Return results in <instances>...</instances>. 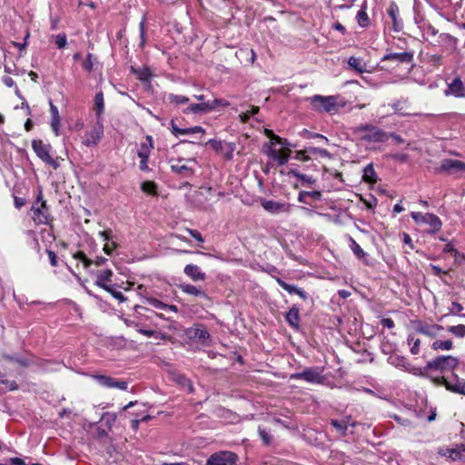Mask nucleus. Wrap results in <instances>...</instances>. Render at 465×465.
<instances>
[{
  "mask_svg": "<svg viewBox=\"0 0 465 465\" xmlns=\"http://www.w3.org/2000/svg\"><path fill=\"white\" fill-rule=\"evenodd\" d=\"M186 231L189 232V234L194 238L198 242H204V239L203 237L202 236V234L196 231V230H193V229H190V228H186Z\"/></svg>",
  "mask_w": 465,
  "mask_h": 465,
  "instance_id": "13d9d810",
  "label": "nucleus"
},
{
  "mask_svg": "<svg viewBox=\"0 0 465 465\" xmlns=\"http://www.w3.org/2000/svg\"><path fill=\"white\" fill-rule=\"evenodd\" d=\"M446 95H453L458 98H465V85L460 77L454 78L448 84Z\"/></svg>",
  "mask_w": 465,
  "mask_h": 465,
  "instance_id": "6ab92c4d",
  "label": "nucleus"
},
{
  "mask_svg": "<svg viewBox=\"0 0 465 465\" xmlns=\"http://www.w3.org/2000/svg\"><path fill=\"white\" fill-rule=\"evenodd\" d=\"M50 113H51V128L56 136L59 135L60 129V115L58 108L53 104L52 101L49 103Z\"/></svg>",
  "mask_w": 465,
  "mask_h": 465,
  "instance_id": "cd10ccee",
  "label": "nucleus"
},
{
  "mask_svg": "<svg viewBox=\"0 0 465 465\" xmlns=\"http://www.w3.org/2000/svg\"><path fill=\"white\" fill-rule=\"evenodd\" d=\"M431 381L436 385L445 386L451 392L465 395V380L460 378L454 371L448 375L431 377Z\"/></svg>",
  "mask_w": 465,
  "mask_h": 465,
  "instance_id": "20e7f679",
  "label": "nucleus"
},
{
  "mask_svg": "<svg viewBox=\"0 0 465 465\" xmlns=\"http://www.w3.org/2000/svg\"><path fill=\"white\" fill-rule=\"evenodd\" d=\"M214 151L216 152H220L223 150V143L221 141H216V140H213V139H211L208 141V143Z\"/></svg>",
  "mask_w": 465,
  "mask_h": 465,
  "instance_id": "680f3d73",
  "label": "nucleus"
},
{
  "mask_svg": "<svg viewBox=\"0 0 465 465\" xmlns=\"http://www.w3.org/2000/svg\"><path fill=\"white\" fill-rule=\"evenodd\" d=\"M211 106L208 105L207 102H203L200 104H191L187 108L183 110V114H202L210 112Z\"/></svg>",
  "mask_w": 465,
  "mask_h": 465,
  "instance_id": "c85d7f7f",
  "label": "nucleus"
},
{
  "mask_svg": "<svg viewBox=\"0 0 465 465\" xmlns=\"http://www.w3.org/2000/svg\"><path fill=\"white\" fill-rule=\"evenodd\" d=\"M99 236L105 242L103 251L107 255H112L114 251L119 248L117 237L114 234L111 229L99 232Z\"/></svg>",
  "mask_w": 465,
  "mask_h": 465,
  "instance_id": "f8f14e48",
  "label": "nucleus"
},
{
  "mask_svg": "<svg viewBox=\"0 0 465 465\" xmlns=\"http://www.w3.org/2000/svg\"><path fill=\"white\" fill-rule=\"evenodd\" d=\"M447 331L459 338L465 337V325L463 324L449 326Z\"/></svg>",
  "mask_w": 465,
  "mask_h": 465,
  "instance_id": "49530a36",
  "label": "nucleus"
},
{
  "mask_svg": "<svg viewBox=\"0 0 465 465\" xmlns=\"http://www.w3.org/2000/svg\"><path fill=\"white\" fill-rule=\"evenodd\" d=\"M207 104L209 106H211L210 112L214 110L217 106H228L229 105V103L223 99H213L212 101H207Z\"/></svg>",
  "mask_w": 465,
  "mask_h": 465,
  "instance_id": "864d4df0",
  "label": "nucleus"
},
{
  "mask_svg": "<svg viewBox=\"0 0 465 465\" xmlns=\"http://www.w3.org/2000/svg\"><path fill=\"white\" fill-rule=\"evenodd\" d=\"M312 199L314 201H319L322 198V193L320 191H302L299 193L298 201L302 203L310 204L308 199Z\"/></svg>",
  "mask_w": 465,
  "mask_h": 465,
  "instance_id": "7c9ffc66",
  "label": "nucleus"
},
{
  "mask_svg": "<svg viewBox=\"0 0 465 465\" xmlns=\"http://www.w3.org/2000/svg\"><path fill=\"white\" fill-rule=\"evenodd\" d=\"M258 433L265 445H269L271 443L272 436L270 435L269 431H267L264 428L259 426Z\"/></svg>",
  "mask_w": 465,
  "mask_h": 465,
  "instance_id": "8fccbe9b",
  "label": "nucleus"
},
{
  "mask_svg": "<svg viewBox=\"0 0 465 465\" xmlns=\"http://www.w3.org/2000/svg\"><path fill=\"white\" fill-rule=\"evenodd\" d=\"M291 150L289 148H282L277 150L272 146H270L267 151V155L276 161L279 165H283L288 163L290 158Z\"/></svg>",
  "mask_w": 465,
  "mask_h": 465,
  "instance_id": "a211bd4d",
  "label": "nucleus"
},
{
  "mask_svg": "<svg viewBox=\"0 0 465 465\" xmlns=\"http://www.w3.org/2000/svg\"><path fill=\"white\" fill-rule=\"evenodd\" d=\"M103 134H104L103 123H102V121L97 120L96 126L93 130L85 133L84 140L83 143L86 146H94L100 142Z\"/></svg>",
  "mask_w": 465,
  "mask_h": 465,
  "instance_id": "2eb2a0df",
  "label": "nucleus"
},
{
  "mask_svg": "<svg viewBox=\"0 0 465 465\" xmlns=\"http://www.w3.org/2000/svg\"><path fill=\"white\" fill-rule=\"evenodd\" d=\"M276 282L281 286L283 290L292 294L295 293L299 295L302 299L306 300L308 298L307 293L301 288L297 287L294 284H289L282 281L281 278H275Z\"/></svg>",
  "mask_w": 465,
  "mask_h": 465,
  "instance_id": "a878e982",
  "label": "nucleus"
},
{
  "mask_svg": "<svg viewBox=\"0 0 465 465\" xmlns=\"http://www.w3.org/2000/svg\"><path fill=\"white\" fill-rule=\"evenodd\" d=\"M381 323L383 327H386L388 329H392L394 327V322L391 318H383L381 321Z\"/></svg>",
  "mask_w": 465,
  "mask_h": 465,
  "instance_id": "338daca9",
  "label": "nucleus"
},
{
  "mask_svg": "<svg viewBox=\"0 0 465 465\" xmlns=\"http://www.w3.org/2000/svg\"><path fill=\"white\" fill-rule=\"evenodd\" d=\"M348 64L359 73H363L366 71L365 64L361 63L360 58L351 56L348 60Z\"/></svg>",
  "mask_w": 465,
  "mask_h": 465,
  "instance_id": "a19ab883",
  "label": "nucleus"
},
{
  "mask_svg": "<svg viewBox=\"0 0 465 465\" xmlns=\"http://www.w3.org/2000/svg\"><path fill=\"white\" fill-rule=\"evenodd\" d=\"M140 333L147 336V337H152V336H154L156 338H158L161 334L153 331V330H143V329H140L138 331Z\"/></svg>",
  "mask_w": 465,
  "mask_h": 465,
  "instance_id": "69168bd1",
  "label": "nucleus"
},
{
  "mask_svg": "<svg viewBox=\"0 0 465 465\" xmlns=\"http://www.w3.org/2000/svg\"><path fill=\"white\" fill-rule=\"evenodd\" d=\"M458 365L459 360L453 356H439L429 361L422 369H420L419 374L431 380V377H434L431 372L439 371L441 375H448L453 371Z\"/></svg>",
  "mask_w": 465,
  "mask_h": 465,
  "instance_id": "f257e3e1",
  "label": "nucleus"
},
{
  "mask_svg": "<svg viewBox=\"0 0 465 465\" xmlns=\"http://www.w3.org/2000/svg\"><path fill=\"white\" fill-rule=\"evenodd\" d=\"M142 190L147 193H155V183L153 182H144L142 183Z\"/></svg>",
  "mask_w": 465,
  "mask_h": 465,
  "instance_id": "4d7b16f0",
  "label": "nucleus"
},
{
  "mask_svg": "<svg viewBox=\"0 0 465 465\" xmlns=\"http://www.w3.org/2000/svg\"><path fill=\"white\" fill-rule=\"evenodd\" d=\"M178 288L184 293L188 295H192L199 298H207V294L201 288L189 284V283H181L178 285Z\"/></svg>",
  "mask_w": 465,
  "mask_h": 465,
  "instance_id": "bb28decb",
  "label": "nucleus"
},
{
  "mask_svg": "<svg viewBox=\"0 0 465 465\" xmlns=\"http://www.w3.org/2000/svg\"><path fill=\"white\" fill-rule=\"evenodd\" d=\"M32 148L36 153V155L45 163L52 166L54 170H56L60 163L57 159H54L50 155L51 146L49 144L44 143L41 140H34L32 142Z\"/></svg>",
  "mask_w": 465,
  "mask_h": 465,
  "instance_id": "0eeeda50",
  "label": "nucleus"
},
{
  "mask_svg": "<svg viewBox=\"0 0 465 465\" xmlns=\"http://www.w3.org/2000/svg\"><path fill=\"white\" fill-rule=\"evenodd\" d=\"M443 327L441 325L434 324V325H423L418 328V331L423 333L425 335L434 337L437 335V332L442 330Z\"/></svg>",
  "mask_w": 465,
  "mask_h": 465,
  "instance_id": "c9c22d12",
  "label": "nucleus"
},
{
  "mask_svg": "<svg viewBox=\"0 0 465 465\" xmlns=\"http://www.w3.org/2000/svg\"><path fill=\"white\" fill-rule=\"evenodd\" d=\"M179 382H181L183 385L186 386V387H187V389H188V391H189L190 393H193V384H192V382H191L188 379H186L185 377H181V378L179 379Z\"/></svg>",
  "mask_w": 465,
  "mask_h": 465,
  "instance_id": "0e129e2a",
  "label": "nucleus"
},
{
  "mask_svg": "<svg viewBox=\"0 0 465 465\" xmlns=\"http://www.w3.org/2000/svg\"><path fill=\"white\" fill-rule=\"evenodd\" d=\"M146 302L155 309L164 311L165 303L156 298L148 297L146 298Z\"/></svg>",
  "mask_w": 465,
  "mask_h": 465,
  "instance_id": "3c124183",
  "label": "nucleus"
},
{
  "mask_svg": "<svg viewBox=\"0 0 465 465\" xmlns=\"http://www.w3.org/2000/svg\"><path fill=\"white\" fill-rule=\"evenodd\" d=\"M54 42L58 49H63L67 44L65 34H58L54 36Z\"/></svg>",
  "mask_w": 465,
  "mask_h": 465,
  "instance_id": "603ef678",
  "label": "nucleus"
},
{
  "mask_svg": "<svg viewBox=\"0 0 465 465\" xmlns=\"http://www.w3.org/2000/svg\"><path fill=\"white\" fill-rule=\"evenodd\" d=\"M5 357L8 361L17 362L18 364H20L21 366H24V367H26V366L30 365V363H31V361L27 358H21V357H16V356H12V355H6Z\"/></svg>",
  "mask_w": 465,
  "mask_h": 465,
  "instance_id": "09e8293b",
  "label": "nucleus"
},
{
  "mask_svg": "<svg viewBox=\"0 0 465 465\" xmlns=\"http://www.w3.org/2000/svg\"><path fill=\"white\" fill-rule=\"evenodd\" d=\"M183 273L193 282L204 281L206 279V274L201 271L200 267L192 263L184 267Z\"/></svg>",
  "mask_w": 465,
  "mask_h": 465,
  "instance_id": "5701e85b",
  "label": "nucleus"
},
{
  "mask_svg": "<svg viewBox=\"0 0 465 465\" xmlns=\"http://www.w3.org/2000/svg\"><path fill=\"white\" fill-rule=\"evenodd\" d=\"M237 460V455L231 451H220L210 456L206 465H231Z\"/></svg>",
  "mask_w": 465,
  "mask_h": 465,
  "instance_id": "9d476101",
  "label": "nucleus"
},
{
  "mask_svg": "<svg viewBox=\"0 0 465 465\" xmlns=\"http://www.w3.org/2000/svg\"><path fill=\"white\" fill-rule=\"evenodd\" d=\"M113 272L110 269L101 271L97 275L95 284L106 292H110V286L108 282L112 281Z\"/></svg>",
  "mask_w": 465,
  "mask_h": 465,
  "instance_id": "393cba45",
  "label": "nucleus"
},
{
  "mask_svg": "<svg viewBox=\"0 0 465 465\" xmlns=\"http://www.w3.org/2000/svg\"><path fill=\"white\" fill-rule=\"evenodd\" d=\"M294 158L299 161L307 162L312 159V156L309 155V153L306 152V147L303 150L297 151L295 153Z\"/></svg>",
  "mask_w": 465,
  "mask_h": 465,
  "instance_id": "6e6d98bb",
  "label": "nucleus"
},
{
  "mask_svg": "<svg viewBox=\"0 0 465 465\" xmlns=\"http://www.w3.org/2000/svg\"><path fill=\"white\" fill-rule=\"evenodd\" d=\"M440 170L443 171V172H450H450H452V173L464 172L465 171V163L459 161V160H455V159H444L441 162Z\"/></svg>",
  "mask_w": 465,
  "mask_h": 465,
  "instance_id": "412c9836",
  "label": "nucleus"
},
{
  "mask_svg": "<svg viewBox=\"0 0 465 465\" xmlns=\"http://www.w3.org/2000/svg\"><path fill=\"white\" fill-rule=\"evenodd\" d=\"M153 147V142L151 135L146 136V142L142 143L138 150V156L141 158L140 170L146 172L149 170L147 165L148 159L151 153V149Z\"/></svg>",
  "mask_w": 465,
  "mask_h": 465,
  "instance_id": "ddd939ff",
  "label": "nucleus"
},
{
  "mask_svg": "<svg viewBox=\"0 0 465 465\" xmlns=\"http://www.w3.org/2000/svg\"><path fill=\"white\" fill-rule=\"evenodd\" d=\"M331 424L337 430V431H339L342 435H345L349 425H351L352 427L355 426V423H353V422L349 424L348 421H345V420L339 421L337 420H331Z\"/></svg>",
  "mask_w": 465,
  "mask_h": 465,
  "instance_id": "ea45409f",
  "label": "nucleus"
},
{
  "mask_svg": "<svg viewBox=\"0 0 465 465\" xmlns=\"http://www.w3.org/2000/svg\"><path fill=\"white\" fill-rule=\"evenodd\" d=\"M170 125H171V132L175 136L193 134H205V130L201 126L180 128L177 126V124L174 123L173 120L171 121Z\"/></svg>",
  "mask_w": 465,
  "mask_h": 465,
  "instance_id": "4be33fe9",
  "label": "nucleus"
},
{
  "mask_svg": "<svg viewBox=\"0 0 465 465\" xmlns=\"http://www.w3.org/2000/svg\"><path fill=\"white\" fill-rule=\"evenodd\" d=\"M94 379L98 382L99 385L112 389L116 388L122 391H126L128 383L124 381H117L110 376L105 375H94Z\"/></svg>",
  "mask_w": 465,
  "mask_h": 465,
  "instance_id": "4468645a",
  "label": "nucleus"
},
{
  "mask_svg": "<svg viewBox=\"0 0 465 465\" xmlns=\"http://www.w3.org/2000/svg\"><path fill=\"white\" fill-rule=\"evenodd\" d=\"M438 454L442 457H448L452 460H465V446L456 445L455 448H440Z\"/></svg>",
  "mask_w": 465,
  "mask_h": 465,
  "instance_id": "f3484780",
  "label": "nucleus"
},
{
  "mask_svg": "<svg viewBox=\"0 0 465 465\" xmlns=\"http://www.w3.org/2000/svg\"><path fill=\"white\" fill-rule=\"evenodd\" d=\"M310 100L313 110L330 114L338 113L341 108L346 105V101L340 95L323 96L315 94Z\"/></svg>",
  "mask_w": 465,
  "mask_h": 465,
  "instance_id": "f03ea898",
  "label": "nucleus"
},
{
  "mask_svg": "<svg viewBox=\"0 0 465 465\" xmlns=\"http://www.w3.org/2000/svg\"><path fill=\"white\" fill-rule=\"evenodd\" d=\"M32 218L36 224H47L49 219L48 208L45 201L43 200L42 193L37 196L36 201L31 208Z\"/></svg>",
  "mask_w": 465,
  "mask_h": 465,
  "instance_id": "6e6552de",
  "label": "nucleus"
},
{
  "mask_svg": "<svg viewBox=\"0 0 465 465\" xmlns=\"http://www.w3.org/2000/svg\"><path fill=\"white\" fill-rule=\"evenodd\" d=\"M322 371L321 367H307L301 372L292 373L290 379L302 380L312 384H322L324 382Z\"/></svg>",
  "mask_w": 465,
  "mask_h": 465,
  "instance_id": "423d86ee",
  "label": "nucleus"
},
{
  "mask_svg": "<svg viewBox=\"0 0 465 465\" xmlns=\"http://www.w3.org/2000/svg\"><path fill=\"white\" fill-rule=\"evenodd\" d=\"M103 419L105 420L106 424L111 425L115 421L116 416L114 413H105Z\"/></svg>",
  "mask_w": 465,
  "mask_h": 465,
  "instance_id": "774afa93",
  "label": "nucleus"
},
{
  "mask_svg": "<svg viewBox=\"0 0 465 465\" xmlns=\"http://www.w3.org/2000/svg\"><path fill=\"white\" fill-rule=\"evenodd\" d=\"M353 134L360 139L369 143H384L389 139V134L381 128L371 124H360L353 128Z\"/></svg>",
  "mask_w": 465,
  "mask_h": 465,
  "instance_id": "7ed1b4c3",
  "label": "nucleus"
},
{
  "mask_svg": "<svg viewBox=\"0 0 465 465\" xmlns=\"http://www.w3.org/2000/svg\"><path fill=\"white\" fill-rule=\"evenodd\" d=\"M262 206L265 211L272 214H277L280 213H289L292 207L290 203L275 202L272 200H262Z\"/></svg>",
  "mask_w": 465,
  "mask_h": 465,
  "instance_id": "dca6fc26",
  "label": "nucleus"
},
{
  "mask_svg": "<svg viewBox=\"0 0 465 465\" xmlns=\"http://www.w3.org/2000/svg\"><path fill=\"white\" fill-rule=\"evenodd\" d=\"M394 420L401 425L405 427H413L412 422L408 419H403L398 415L393 416Z\"/></svg>",
  "mask_w": 465,
  "mask_h": 465,
  "instance_id": "052dcab7",
  "label": "nucleus"
},
{
  "mask_svg": "<svg viewBox=\"0 0 465 465\" xmlns=\"http://www.w3.org/2000/svg\"><path fill=\"white\" fill-rule=\"evenodd\" d=\"M351 249L354 255L359 259H363L367 256V253L361 249V247L351 238Z\"/></svg>",
  "mask_w": 465,
  "mask_h": 465,
  "instance_id": "a18cd8bd",
  "label": "nucleus"
},
{
  "mask_svg": "<svg viewBox=\"0 0 465 465\" xmlns=\"http://www.w3.org/2000/svg\"><path fill=\"white\" fill-rule=\"evenodd\" d=\"M131 73L134 74L136 78L143 84H150L153 74L148 66L143 67H131Z\"/></svg>",
  "mask_w": 465,
  "mask_h": 465,
  "instance_id": "b1692460",
  "label": "nucleus"
},
{
  "mask_svg": "<svg viewBox=\"0 0 465 465\" xmlns=\"http://www.w3.org/2000/svg\"><path fill=\"white\" fill-rule=\"evenodd\" d=\"M74 258L82 262L84 269H88L93 264V260L89 259L82 251L76 252L74 254Z\"/></svg>",
  "mask_w": 465,
  "mask_h": 465,
  "instance_id": "c03bdc74",
  "label": "nucleus"
},
{
  "mask_svg": "<svg viewBox=\"0 0 465 465\" xmlns=\"http://www.w3.org/2000/svg\"><path fill=\"white\" fill-rule=\"evenodd\" d=\"M94 111L97 117V120L102 121L101 117L104 111V101L103 92L96 93L94 99Z\"/></svg>",
  "mask_w": 465,
  "mask_h": 465,
  "instance_id": "c756f323",
  "label": "nucleus"
},
{
  "mask_svg": "<svg viewBox=\"0 0 465 465\" xmlns=\"http://www.w3.org/2000/svg\"><path fill=\"white\" fill-rule=\"evenodd\" d=\"M387 15L391 19V29L393 32L399 33L403 29V21L400 15L399 6L395 2H391L387 8Z\"/></svg>",
  "mask_w": 465,
  "mask_h": 465,
  "instance_id": "9b49d317",
  "label": "nucleus"
},
{
  "mask_svg": "<svg viewBox=\"0 0 465 465\" xmlns=\"http://www.w3.org/2000/svg\"><path fill=\"white\" fill-rule=\"evenodd\" d=\"M168 101L173 104L178 105L187 104L189 102V98L184 95L169 94Z\"/></svg>",
  "mask_w": 465,
  "mask_h": 465,
  "instance_id": "37998d69",
  "label": "nucleus"
},
{
  "mask_svg": "<svg viewBox=\"0 0 465 465\" xmlns=\"http://www.w3.org/2000/svg\"><path fill=\"white\" fill-rule=\"evenodd\" d=\"M362 179H363L364 182H367V183H376V180H377L376 173H375V170H374L372 164H368L363 169Z\"/></svg>",
  "mask_w": 465,
  "mask_h": 465,
  "instance_id": "4c0bfd02",
  "label": "nucleus"
},
{
  "mask_svg": "<svg viewBox=\"0 0 465 465\" xmlns=\"http://www.w3.org/2000/svg\"><path fill=\"white\" fill-rule=\"evenodd\" d=\"M139 30H140V47H143L145 45V18L143 17L142 21L139 24Z\"/></svg>",
  "mask_w": 465,
  "mask_h": 465,
  "instance_id": "5fc2aeb1",
  "label": "nucleus"
},
{
  "mask_svg": "<svg viewBox=\"0 0 465 465\" xmlns=\"http://www.w3.org/2000/svg\"><path fill=\"white\" fill-rule=\"evenodd\" d=\"M306 152L309 153V155L312 156V159L313 157L317 158V157H321V158H331V154L329 151H327L326 149H322V148H318V147H314V146H307L306 147Z\"/></svg>",
  "mask_w": 465,
  "mask_h": 465,
  "instance_id": "473e14b6",
  "label": "nucleus"
},
{
  "mask_svg": "<svg viewBox=\"0 0 465 465\" xmlns=\"http://www.w3.org/2000/svg\"><path fill=\"white\" fill-rule=\"evenodd\" d=\"M288 174L296 177L302 183V184H313L316 182L312 176L301 173L296 169L290 170Z\"/></svg>",
  "mask_w": 465,
  "mask_h": 465,
  "instance_id": "72a5a7b5",
  "label": "nucleus"
},
{
  "mask_svg": "<svg viewBox=\"0 0 465 465\" xmlns=\"http://www.w3.org/2000/svg\"><path fill=\"white\" fill-rule=\"evenodd\" d=\"M411 216L417 224H428L430 226L428 233L430 234H436L441 230L442 223L440 219L434 213L412 212Z\"/></svg>",
  "mask_w": 465,
  "mask_h": 465,
  "instance_id": "39448f33",
  "label": "nucleus"
},
{
  "mask_svg": "<svg viewBox=\"0 0 465 465\" xmlns=\"http://www.w3.org/2000/svg\"><path fill=\"white\" fill-rule=\"evenodd\" d=\"M286 322L289 323L290 326H292L294 329L299 328V322H300V313L299 309L296 307H292L289 310L285 316Z\"/></svg>",
  "mask_w": 465,
  "mask_h": 465,
  "instance_id": "2f4dec72",
  "label": "nucleus"
},
{
  "mask_svg": "<svg viewBox=\"0 0 465 465\" xmlns=\"http://www.w3.org/2000/svg\"><path fill=\"white\" fill-rule=\"evenodd\" d=\"M95 61V56L93 54L88 53L84 61L82 64L83 69L89 73L92 72L94 70V64Z\"/></svg>",
  "mask_w": 465,
  "mask_h": 465,
  "instance_id": "79ce46f5",
  "label": "nucleus"
},
{
  "mask_svg": "<svg viewBox=\"0 0 465 465\" xmlns=\"http://www.w3.org/2000/svg\"><path fill=\"white\" fill-rule=\"evenodd\" d=\"M413 52L390 53L385 54L381 61H392L397 64H411L413 61Z\"/></svg>",
  "mask_w": 465,
  "mask_h": 465,
  "instance_id": "aec40b11",
  "label": "nucleus"
},
{
  "mask_svg": "<svg viewBox=\"0 0 465 465\" xmlns=\"http://www.w3.org/2000/svg\"><path fill=\"white\" fill-rule=\"evenodd\" d=\"M110 292H108L114 298L120 302H124L126 299L121 292L114 291L113 286H110Z\"/></svg>",
  "mask_w": 465,
  "mask_h": 465,
  "instance_id": "bf43d9fd",
  "label": "nucleus"
},
{
  "mask_svg": "<svg viewBox=\"0 0 465 465\" xmlns=\"http://www.w3.org/2000/svg\"><path fill=\"white\" fill-rule=\"evenodd\" d=\"M356 19L361 27L365 28L369 25L370 19L366 12V6L361 5V9L357 13Z\"/></svg>",
  "mask_w": 465,
  "mask_h": 465,
  "instance_id": "e433bc0d",
  "label": "nucleus"
},
{
  "mask_svg": "<svg viewBox=\"0 0 465 465\" xmlns=\"http://www.w3.org/2000/svg\"><path fill=\"white\" fill-rule=\"evenodd\" d=\"M402 240H403V242L405 244H407L411 250H414L415 246L412 242L411 236L408 233H406V232L402 233Z\"/></svg>",
  "mask_w": 465,
  "mask_h": 465,
  "instance_id": "e2e57ef3",
  "label": "nucleus"
},
{
  "mask_svg": "<svg viewBox=\"0 0 465 465\" xmlns=\"http://www.w3.org/2000/svg\"><path fill=\"white\" fill-rule=\"evenodd\" d=\"M189 333L192 338L199 341H204L210 337L208 331L204 328H193L189 331Z\"/></svg>",
  "mask_w": 465,
  "mask_h": 465,
  "instance_id": "f704fd0d",
  "label": "nucleus"
},
{
  "mask_svg": "<svg viewBox=\"0 0 465 465\" xmlns=\"http://www.w3.org/2000/svg\"><path fill=\"white\" fill-rule=\"evenodd\" d=\"M408 343L409 345H411V351L412 354H418L419 351H420V340L419 339H415L414 337L412 336H409L408 337Z\"/></svg>",
  "mask_w": 465,
  "mask_h": 465,
  "instance_id": "de8ad7c7",
  "label": "nucleus"
},
{
  "mask_svg": "<svg viewBox=\"0 0 465 465\" xmlns=\"http://www.w3.org/2000/svg\"><path fill=\"white\" fill-rule=\"evenodd\" d=\"M194 159H178L171 163V170L173 173L180 175L183 178H189L194 174V170L192 164H195Z\"/></svg>",
  "mask_w": 465,
  "mask_h": 465,
  "instance_id": "1a4fd4ad",
  "label": "nucleus"
},
{
  "mask_svg": "<svg viewBox=\"0 0 465 465\" xmlns=\"http://www.w3.org/2000/svg\"><path fill=\"white\" fill-rule=\"evenodd\" d=\"M453 347L452 341L450 340L448 341H440L436 340L433 341L431 348L435 351L441 350V351H450Z\"/></svg>",
  "mask_w": 465,
  "mask_h": 465,
  "instance_id": "58836bf2",
  "label": "nucleus"
}]
</instances>
